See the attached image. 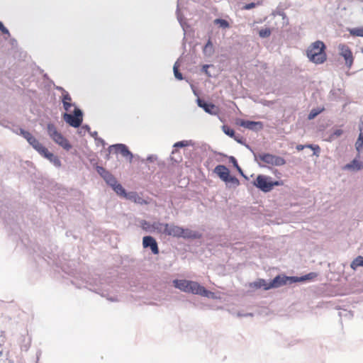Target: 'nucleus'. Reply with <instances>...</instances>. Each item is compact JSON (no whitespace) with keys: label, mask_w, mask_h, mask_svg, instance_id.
<instances>
[{"label":"nucleus","mask_w":363,"mask_h":363,"mask_svg":"<svg viewBox=\"0 0 363 363\" xmlns=\"http://www.w3.org/2000/svg\"><path fill=\"white\" fill-rule=\"evenodd\" d=\"M174 286L186 293L198 294L204 297H210L213 295L210 291L206 289L198 282L186 279H175L173 281Z\"/></svg>","instance_id":"obj_1"},{"label":"nucleus","mask_w":363,"mask_h":363,"mask_svg":"<svg viewBox=\"0 0 363 363\" xmlns=\"http://www.w3.org/2000/svg\"><path fill=\"white\" fill-rule=\"evenodd\" d=\"M160 232L173 237L184 238H196V234L189 229H184L173 224L158 223L155 227Z\"/></svg>","instance_id":"obj_2"},{"label":"nucleus","mask_w":363,"mask_h":363,"mask_svg":"<svg viewBox=\"0 0 363 363\" xmlns=\"http://www.w3.org/2000/svg\"><path fill=\"white\" fill-rule=\"evenodd\" d=\"M325 45L323 42L317 40L313 43L306 50L309 60L315 64H322L326 60Z\"/></svg>","instance_id":"obj_3"},{"label":"nucleus","mask_w":363,"mask_h":363,"mask_svg":"<svg viewBox=\"0 0 363 363\" xmlns=\"http://www.w3.org/2000/svg\"><path fill=\"white\" fill-rule=\"evenodd\" d=\"M254 160L259 167L264 166L260 162L276 167L283 166L286 164V160L283 157L266 152L254 153Z\"/></svg>","instance_id":"obj_4"},{"label":"nucleus","mask_w":363,"mask_h":363,"mask_svg":"<svg viewBox=\"0 0 363 363\" xmlns=\"http://www.w3.org/2000/svg\"><path fill=\"white\" fill-rule=\"evenodd\" d=\"M287 279V277H281L280 276H277L270 283H267L264 279H260L256 281L250 283V287L255 289L263 288L264 290H268L272 288H277L286 284Z\"/></svg>","instance_id":"obj_5"},{"label":"nucleus","mask_w":363,"mask_h":363,"mask_svg":"<svg viewBox=\"0 0 363 363\" xmlns=\"http://www.w3.org/2000/svg\"><path fill=\"white\" fill-rule=\"evenodd\" d=\"M112 189L120 196L126 198L137 204H147V202L139 196L136 192L131 191L126 193L122 185L118 182L112 187Z\"/></svg>","instance_id":"obj_6"},{"label":"nucleus","mask_w":363,"mask_h":363,"mask_svg":"<svg viewBox=\"0 0 363 363\" xmlns=\"http://www.w3.org/2000/svg\"><path fill=\"white\" fill-rule=\"evenodd\" d=\"M279 184V182H273L271 177L262 174L258 175L254 182V185L264 192L270 191L274 186Z\"/></svg>","instance_id":"obj_7"},{"label":"nucleus","mask_w":363,"mask_h":363,"mask_svg":"<svg viewBox=\"0 0 363 363\" xmlns=\"http://www.w3.org/2000/svg\"><path fill=\"white\" fill-rule=\"evenodd\" d=\"M63 119L70 126L79 128L83 121V112L80 108L75 107L73 114L65 113L63 114Z\"/></svg>","instance_id":"obj_8"},{"label":"nucleus","mask_w":363,"mask_h":363,"mask_svg":"<svg viewBox=\"0 0 363 363\" xmlns=\"http://www.w3.org/2000/svg\"><path fill=\"white\" fill-rule=\"evenodd\" d=\"M214 172L227 184H239V180L235 177L230 176L229 169L225 165L219 164L216 166Z\"/></svg>","instance_id":"obj_9"},{"label":"nucleus","mask_w":363,"mask_h":363,"mask_svg":"<svg viewBox=\"0 0 363 363\" xmlns=\"http://www.w3.org/2000/svg\"><path fill=\"white\" fill-rule=\"evenodd\" d=\"M338 50L340 55L345 60V65L350 68L353 63V56L350 48L345 44H340L338 46Z\"/></svg>","instance_id":"obj_10"},{"label":"nucleus","mask_w":363,"mask_h":363,"mask_svg":"<svg viewBox=\"0 0 363 363\" xmlns=\"http://www.w3.org/2000/svg\"><path fill=\"white\" fill-rule=\"evenodd\" d=\"M112 149H114L116 153H121L124 157L128 158L130 162H132L133 155L125 145L121 143L112 145L108 147L109 152H111Z\"/></svg>","instance_id":"obj_11"},{"label":"nucleus","mask_w":363,"mask_h":363,"mask_svg":"<svg viewBox=\"0 0 363 363\" xmlns=\"http://www.w3.org/2000/svg\"><path fill=\"white\" fill-rule=\"evenodd\" d=\"M197 105L203 108L205 112L211 115H217L218 113V108L213 104L208 103L203 99L198 98L196 100Z\"/></svg>","instance_id":"obj_12"},{"label":"nucleus","mask_w":363,"mask_h":363,"mask_svg":"<svg viewBox=\"0 0 363 363\" xmlns=\"http://www.w3.org/2000/svg\"><path fill=\"white\" fill-rule=\"evenodd\" d=\"M39 155L49 160L50 162L52 163L55 167H61L62 162L60 158L57 155H55L53 153L50 152L47 147H45L43 150H41V152Z\"/></svg>","instance_id":"obj_13"},{"label":"nucleus","mask_w":363,"mask_h":363,"mask_svg":"<svg viewBox=\"0 0 363 363\" xmlns=\"http://www.w3.org/2000/svg\"><path fill=\"white\" fill-rule=\"evenodd\" d=\"M143 245L145 248L150 247L155 255L159 253V249L156 240L151 236H145L143 240Z\"/></svg>","instance_id":"obj_14"},{"label":"nucleus","mask_w":363,"mask_h":363,"mask_svg":"<svg viewBox=\"0 0 363 363\" xmlns=\"http://www.w3.org/2000/svg\"><path fill=\"white\" fill-rule=\"evenodd\" d=\"M240 125L254 131H257L263 128V124L260 121H242Z\"/></svg>","instance_id":"obj_15"},{"label":"nucleus","mask_w":363,"mask_h":363,"mask_svg":"<svg viewBox=\"0 0 363 363\" xmlns=\"http://www.w3.org/2000/svg\"><path fill=\"white\" fill-rule=\"evenodd\" d=\"M363 168V162L359 161L357 159H354L351 162L347 164L345 167V169L352 171H359Z\"/></svg>","instance_id":"obj_16"},{"label":"nucleus","mask_w":363,"mask_h":363,"mask_svg":"<svg viewBox=\"0 0 363 363\" xmlns=\"http://www.w3.org/2000/svg\"><path fill=\"white\" fill-rule=\"evenodd\" d=\"M29 145L32 146V147L38 152V154L41 152V150H43V149L45 147L43 146L37 138L35 137L29 143Z\"/></svg>","instance_id":"obj_17"},{"label":"nucleus","mask_w":363,"mask_h":363,"mask_svg":"<svg viewBox=\"0 0 363 363\" xmlns=\"http://www.w3.org/2000/svg\"><path fill=\"white\" fill-rule=\"evenodd\" d=\"M47 132L51 139L58 135L60 133L58 132L55 125L53 123H48L47 125Z\"/></svg>","instance_id":"obj_18"},{"label":"nucleus","mask_w":363,"mask_h":363,"mask_svg":"<svg viewBox=\"0 0 363 363\" xmlns=\"http://www.w3.org/2000/svg\"><path fill=\"white\" fill-rule=\"evenodd\" d=\"M203 52L206 56L208 57L211 56L213 54L214 48L211 39H208V42L205 45Z\"/></svg>","instance_id":"obj_19"},{"label":"nucleus","mask_w":363,"mask_h":363,"mask_svg":"<svg viewBox=\"0 0 363 363\" xmlns=\"http://www.w3.org/2000/svg\"><path fill=\"white\" fill-rule=\"evenodd\" d=\"M360 133L355 143V148L358 152H360L363 147V127L359 128Z\"/></svg>","instance_id":"obj_20"},{"label":"nucleus","mask_w":363,"mask_h":363,"mask_svg":"<svg viewBox=\"0 0 363 363\" xmlns=\"http://www.w3.org/2000/svg\"><path fill=\"white\" fill-rule=\"evenodd\" d=\"M350 267L355 270L359 267H363V257L358 256L351 263Z\"/></svg>","instance_id":"obj_21"},{"label":"nucleus","mask_w":363,"mask_h":363,"mask_svg":"<svg viewBox=\"0 0 363 363\" xmlns=\"http://www.w3.org/2000/svg\"><path fill=\"white\" fill-rule=\"evenodd\" d=\"M103 179L111 187H113L117 183V180L110 172L106 174V175Z\"/></svg>","instance_id":"obj_22"},{"label":"nucleus","mask_w":363,"mask_h":363,"mask_svg":"<svg viewBox=\"0 0 363 363\" xmlns=\"http://www.w3.org/2000/svg\"><path fill=\"white\" fill-rule=\"evenodd\" d=\"M343 134V130L341 129H335L329 136L328 141H333L335 138L340 137Z\"/></svg>","instance_id":"obj_23"},{"label":"nucleus","mask_w":363,"mask_h":363,"mask_svg":"<svg viewBox=\"0 0 363 363\" xmlns=\"http://www.w3.org/2000/svg\"><path fill=\"white\" fill-rule=\"evenodd\" d=\"M214 23L218 25L220 28H227L230 27L229 23L226 20L222 18L215 19Z\"/></svg>","instance_id":"obj_24"},{"label":"nucleus","mask_w":363,"mask_h":363,"mask_svg":"<svg viewBox=\"0 0 363 363\" xmlns=\"http://www.w3.org/2000/svg\"><path fill=\"white\" fill-rule=\"evenodd\" d=\"M350 33L352 36L363 37V27L352 28L350 30Z\"/></svg>","instance_id":"obj_25"},{"label":"nucleus","mask_w":363,"mask_h":363,"mask_svg":"<svg viewBox=\"0 0 363 363\" xmlns=\"http://www.w3.org/2000/svg\"><path fill=\"white\" fill-rule=\"evenodd\" d=\"M192 145L191 140H182L177 142L174 144L173 147L175 148L184 147Z\"/></svg>","instance_id":"obj_26"},{"label":"nucleus","mask_w":363,"mask_h":363,"mask_svg":"<svg viewBox=\"0 0 363 363\" xmlns=\"http://www.w3.org/2000/svg\"><path fill=\"white\" fill-rule=\"evenodd\" d=\"M230 162L233 164V165L237 169V170L238 171V172L243 177H245L246 178V177L243 174V172L242 170V169L240 168V167L238 165V162H237V160L233 157V156H230Z\"/></svg>","instance_id":"obj_27"},{"label":"nucleus","mask_w":363,"mask_h":363,"mask_svg":"<svg viewBox=\"0 0 363 363\" xmlns=\"http://www.w3.org/2000/svg\"><path fill=\"white\" fill-rule=\"evenodd\" d=\"M323 108L322 109H316L313 108L311 111L308 116V120H313L314 119L318 114H320L323 111Z\"/></svg>","instance_id":"obj_28"},{"label":"nucleus","mask_w":363,"mask_h":363,"mask_svg":"<svg viewBox=\"0 0 363 363\" xmlns=\"http://www.w3.org/2000/svg\"><path fill=\"white\" fill-rule=\"evenodd\" d=\"M223 131L230 138L235 137V131L233 129L230 128V127L227 125H223L222 126Z\"/></svg>","instance_id":"obj_29"},{"label":"nucleus","mask_w":363,"mask_h":363,"mask_svg":"<svg viewBox=\"0 0 363 363\" xmlns=\"http://www.w3.org/2000/svg\"><path fill=\"white\" fill-rule=\"evenodd\" d=\"M173 72L176 79L179 80H182L183 79L182 74L178 69L177 62L174 65Z\"/></svg>","instance_id":"obj_30"},{"label":"nucleus","mask_w":363,"mask_h":363,"mask_svg":"<svg viewBox=\"0 0 363 363\" xmlns=\"http://www.w3.org/2000/svg\"><path fill=\"white\" fill-rule=\"evenodd\" d=\"M59 145L67 151H69L72 148L71 144L69 143L68 140L65 138H63V140L61 141V143Z\"/></svg>","instance_id":"obj_31"},{"label":"nucleus","mask_w":363,"mask_h":363,"mask_svg":"<svg viewBox=\"0 0 363 363\" xmlns=\"http://www.w3.org/2000/svg\"><path fill=\"white\" fill-rule=\"evenodd\" d=\"M271 35V30L269 28L261 29L259 31V35L260 38H267Z\"/></svg>","instance_id":"obj_32"},{"label":"nucleus","mask_w":363,"mask_h":363,"mask_svg":"<svg viewBox=\"0 0 363 363\" xmlns=\"http://www.w3.org/2000/svg\"><path fill=\"white\" fill-rule=\"evenodd\" d=\"M318 274L315 272H311L305 276L301 277L299 280L300 281H305V280H311L313 279L315 277H317Z\"/></svg>","instance_id":"obj_33"},{"label":"nucleus","mask_w":363,"mask_h":363,"mask_svg":"<svg viewBox=\"0 0 363 363\" xmlns=\"http://www.w3.org/2000/svg\"><path fill=\"white\" fill-rule=\"evenodd\" d=\"M96 171L103 178L106 175V174H108L109 172L106 169H104L103 167H100V166L96 167Z\"/></svg>","instance_id":"obj_34"},{"label":"nucleus","mask_w":363,"mask_h":363,"mask_svg":"<svg viewBox=\"0 0 363 363\" xmlns=\"http://www.w3.org/2000/svg\"><path fill=\"white\" fill-rule=\"evenodd\" d=\"M72 101V98L69 94L67 91H65L62 94V101L70 102Z\"/></svg>","instance_id":"obj_35"},{"label":"nucleus","mask_w":363,"mask_h":363,"mask_svg":"<svg viewBox=\"0 0 363 363\" xmlns=\"http://www.w3.org/2000/svg\"><path fill=\"white\" fill-rule=\"evenodd\" d=\"M65 137L61 134L60 133L58 135H57L56 137H55L53 139H52L55 143H57V145H60L61 141L63 140Z\"/></svg>","instance_id":"obj_36"},{"label":"nucleus","mask_w":363,"mask_h":363,"mask_svg":"<svg viewBox=\"0 0 363 363\" xmlns=\"http://www.w3.org/2000/svg\"><path fill=\"white\" fill-rule=\"evenodd\" d=\"M26 141L29 143L34 138V136L29 132H26V133L23 136Z\"/></svg>","instance_id":"obj_37"},{"label":"nucleus","mask_w":363,"mask_h":363,"mask_svg":"<svg viewBox=\"0 0 363 363\" xmlns=\"http://www.w3.org/2000/svg\"><path fill=\"white\" fill-rule=\"evenodd\" d=\"M26 141L29 143L34 138V136L29 132H26V133L23 136Z\"/></svg>","instance_id":"obj_38"},{"label":"nucleus","mask_w":363,"mask_h":363,"mask_svg":"<svg viewBox=\"0 0 363 363\" xmlns=\"http://www.w3.org/2000/svg\"><path fill=\"white\" fill-rule=\"evenodd\" d=\"M62 104H63V108L67 111H68L72 106H75L74 104H72L71 102L63 101Z\"/></svg>","instance_id":"obj_39"},{"label":"nucleus","mask_w":363,"mask_h":363,"mask_svg":"<svg viewBox=\"0 0 363 363\" xmlns=\"http://www.w3.org/2000/svg\"><path fill=\"white\" fill-rule=\"evenodd\" d=\"M13 133H16L17 135H20L22 137L26 133V132H28L27 130H26L21 128H18L16 130H13Z\"/></svg>","instance_id":"obj_40"},{"label":"nucleus","mask_w":363,"mask_h":363,"mask_svg":"<svg viewBox=\"0 0 363 363\" xmlns=\"http://www.w3.org/2000/svg\"><path fill=\"white\" fill-rule=\"evenodd\" d=\"M256 6V4L254 2L247 4L243 6V9L250 10Z\"/></svg>","instance_id":"obj_41"},{"label":"nucleus","mask_w":363,"mask_h":363,"mask_svg":"<svg viewBox=\"0 0 363 363\" xmlns=\"http://www.w3.org/2000/svg\"><path fill=\"white\" fill-rule=\"evenodd\" d=\"M157 160V156L155 155H149L146 159L147 162H153L156 161Z\"/></svg>","instance_id":"obj_42"},{"label":"nucleus","mask_w":363,"mask_h":363,"mask_svg":"<svg viewBox=\"0 0 363 363\" xmlns=\"http://www.w3.org/2000/svg\"><path fill=\"white\" fill-rule=\"evenodd\" d=\"M312 150H313V155H316V156L319 155V153L320 152V147L318 145H315V146L313 147Z\"/></svg>","instance_id":"obj_43"},{"label":"nucleus","mask_w":363,"mask_h":363,"mask_svg":"<svg viewBox=\"0 0 363 363\" xmlns=\"http://www.w3.org/2000/svg\"><path fill=\"white\" fill-rule=\"evenodd\" d=\"M89 130H90L89 126L88 125H84L81 128L80 133L85 134V133L86 131H89Z\"/></svg>","instance_id":"obj_44"},{"label":"nucleus","mask_w":363,"mask_h":363,"mask_svg":"<svg viewBox=\"0 0 363 363\" xmlns=\"http://www.w3.org/2000/svg\"><path fill=\"white\" fill-rule=\"evenodd\" d=\"M233 138L235 139V140H236L238 143H240V144H243V139L242 137L240 136H236L235 135V137H233Z\"/></svg>","instance_id":"obj_45"},{"label":"nucleus","mask_w":363,"mask_h":363,"mask_svg":"<svg viewBox=\"0 0 363 363\" xmlns=\"http://www.w3.org/2000/svg\"><path fill=\"white\" fill-rule=\"evenodd\" d=\"M210 66H211V65H203L202 69H201L202 72H205L206 74H208V68Z\"/></svg>","instance_id":"obj_46"},{"label":"nucleus","mask_w":363,"mask_h":363,"mask_svg":"<svg viewBox=\"0 0 363 363\" xmlns=\"http://www.w3.org/2000/svg\"><path fill=\"white\" fill-rule=\"evenodd\" d=\"M1 31L4 33V34H6L9 37L10 36V33L9 31V30L4 26V28H1Z\"/></svg>","instance_id":"obj_47"},{"label":"nucleus","mask_w":363,"mask_h":363,"mask_svg":"<svg viewBox=\"0 0 363 363\" xmlns=\"http://www.w3.org/2000/svg\"><path fill=\"white\" fill-rule=\"evenodd\" d=\"M96 140L97 141L98 143H101V145L103 146H104L105 141L103 139H101V138H96Z\"/></svg>","instance_id":"obj_48"},{"label":"nucleus","mask_w":363,"mask_h":363,"mask_svg":"<svg viewBox=\"0 0 363 363\" xmlns=\"http://www.w3.org/2000/svg\"><path fill=\"white\" fill-rule=\"evenodd\" d=\"M305 147H305V145H298L296 146V150H298V151H300V150H303Z\"/></svg>","instance_id":"obj_49"},{"label":"nucleus","mask_w":363,"mask_h":363,"mask_svg":"<svg viewBox=\"0 0 363 363\" xmlns=\"http://www.w3.org/2000/svg\"><path fill=\"white\" fill-rule=\"evenodd\" d=\"M56 89H57V90L60 91H62V94H63V93H65V91H67L66 90H65V89H64L62 87H61V86H57V87H56Z\"/></svg>","instance_id":"obj_50"},{"label":"nucleus","mask_w":363,"mask_h":363,"mask_svg":"<svg viewBox=\"0 0 363 363\" xmlns=\"http://www.w3.org/2000/svg\"><path fill=\"white\" fill-rule=\"evenodd\" d=\"M90 134H91V135L92 137H94V138H95V139H96V138H96V136H97V132H96V131H94V132H93V133H91Z\"/></svg>","instance_id":"obj_51"},{"label":"nucleus","mask_w":363,"mask_h":363,"mask_svg":"<svg viewBox=\"0 0 363 363\" xmlns=\"http://www.w3.org/2000/svg\"><path fill=\"white\" fill-rule=\"evenodd\" d=\"M315 146V145H311V144H309V145H305L306 147H308V148H310V149H313V147Z\"/></svg>","instance_id":"obj_52"},{"label":"nucleus","mask_w":363,"mask_h":363,"mask_svg":"<svg viewBox=\"0 0 363 363\" xmlns=\"http://www.w3.org/2000/svg\"><path fill=\"white\" fill-rule=\"evenodd\" d=\"M245 147L249 149L252 152V154L254 155V153H255L253 150L248 145H245Z\"/></svg>","instance_id":"obj_53"},{"label":"nucleus","mask_w":363,"mask_h":363,"mask_svg":"<svg viewBox=\"0 0 363 363\" xmlns=\"http://www.w3.org/2000/svg\"><path fill=\"white\" fill-rule=\"evenodd\" d=\"M4 24L2 23V22L0 21V30H1L2 28H4Z\"/></svg>","instance_id":"obj_54"},{"label":"nucleus","mask_w":363,"mask_h":363,"mask_svg":"<svg viewBox=\"0 0 363 363\" xmlns=\"http://www.w3.org/2000/svg\"><path fill=\"white\" fill-rule=\"evenodd\" d=\"M177 152V150H174L172 152V155H174L175 153Z\"/></svg>","instance_id":"obj_55"},{"label":"nucleus","mask_w":363,"mask_h":363,"mask_svg":"<svg viewBox=\"0 0 363 363\" xmlns=\"http://www.w3.org/2000/svg\"><path fill=\"white\" fill-rule=\"evenodd\" d=\"M171 158H172V160H174L175 162H179V160H177V159H174V157H172Z\"/></svg>","instance_id":"obj_56"}]
</instances>
